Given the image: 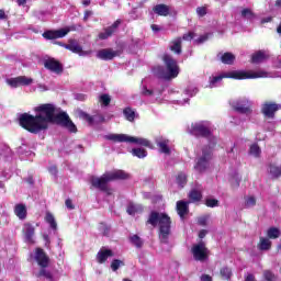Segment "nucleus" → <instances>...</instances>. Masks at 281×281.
I'll return each instance as SVG.
<instances>
[{"label":"nucleus","mask_w":281,"mask_h":281,"mask_svg":"<svg viewBox=\"0 0 281 281\" xmlns=\"http://www.w3.org/2000/svg\"><path fill=\"white\" fill-rule=\"evenodd\" d=\"M132 155L138 157V159H144V157H148V151L144 148H133Z\"/></svg>","instance_id":"35"},{"label":"nucleus","mask_w":281,"mask_h":281,"mask_svg":"<svg viewBox=\"0 0 281 281\" xmlns=\"http://www.w3.org/2000/svg\"><path fill=\"white\" fill-rule=\"evenodd\" d=\"M280 234H281L280 231L276 227H271L267 232L268 238H271V239L280 238Z\"/></svg>","instance_id":"38"},{"label":"nucleus","mask_w":281,"mask_h":281,"mask_svg":"<svg viewBox=\"0 0 281 281\" xmlns=\"http://www.w3.org/2000/svg\"><path fill=\"white\" fill-rule=\"evenodd\" d=\"M155 93H157V92L146 88V86H143V88H142V95L150 98V97L155 95Z\"/></svg>","instance_id":"48"},{"label":"nucleus","mask_w":281,"mask_h":281,"mask_svg":"<svg viewBox=\"0 0 281 281\" xmlns=\"http://www.w3.org/2000/svg\"><path fill=\"white\" fill-rule=\"evenodd\" d=\"M14 214L20 221H25L27 218V206L23 203L16 204L14 206Z\"/></svg>","instance_id":"20"},{"label":"nucleus","mask_w":281,"mask_h":281,"mask_svg":"<svg viewBox=\"0 0 281 281\" xmlns=\"http://www.w3.org/2000/svg\"><path fill=\"white\" fill-rule=\"evenodd\" d=\"M66 207H67L68 210H74V204H72V202H71L70 199L66 200Z\"/></svg>","instance_id":"59"},{"label":"nucleus","mask_w":281,"mask_h":281,"mask_svg":"<svg viewBox=\"0 0 281 281\" xmlns=\"http://www.w3.org/2000/svg\"><path fill=\"white\" fill-rule=\"evenodd\" d=\"M204 236H207V231L206 229L200 231L199 238H203Z\"/></svg>","instance_id":"62"},{"label":"nucleus","mask_w":281,"mask_h":281,"mask_svg":"<svg viewBox=\"0 0 281 281\" xmlns=\"http://www.w3.org/2000/svg\"><path fill=\"white\" fill-rule=\"evenodd\" d=\"M115 56H117V52L111 48H103L97 53V58H100V60H113Z\"/></svg>","instance_id":"17"},{"label":"nucleus","mask_w":281,"mask_h":281,"mask_svg":"<svg viewBox=\"0 0 281 281\" xmlns=\"http://www.w3.org/2000/svg\"><path fill=\"white\" fill-rule=\"evenodd\" d=\"M120 25H122V20H116L111 26L104 29V31L99 34V38L101 41H106V38H111V36H113V34L117 32Z\"/></svg>","instance_id":"11"},{"label":"nucleus","mask_w":281,"mask_h":281,"mask_svg":"<svg viewBox=\"0 0 281 281\" xmlns=\"http://www.w3.org/2000/svg\"><path fill=\"white\" fill-rule=\"evenodd\" d=\"M171 52L175 54H181V37L173 40L170 44Z\"/></svg>","instance_id":"34"},{"label":"nucleus","mask_w":281,"mask_h":281,"mask_svg":"<svg viewBox=\"0 0 281 281\" xmlns=\"http://www.w3.org/2000/svg\"><path fill=\"white\" fill-rule=\"evenodd\" d=\"M220 276L223 278V280H232V268L229 267H223L220 270Z\"/></svg>","instance_id":"36"},{"label":"nucleus","mask_w":281,"mask_h":281,"mask_svg":"<svg viewBox=\"0 0 281 281\" xmlns=\"http://www.w3.org/2000/svg\"><path fill=\"white\" fill-rule=\"evenodd\" d=\"M104 139L114 142V144L125 142L126 144H137L138 146H150V142L148 139L126 134H108L104 136Z\"/></svg>","instance_id":"7"},{"label":"nucleus","mask_w":281,"mask_h":281,"mask_svg":"<svg viewBox=\"0 0 281 281\" xmlns=\"http://www.w3.org/2000/svg\"><path fill=\"white\" fill-rule=\"evenodd\" d=\"M65 47L66 49H69V52H72V54H78L79 56H91V50H82V46L78 43H70L65 45Z\"/></svg>","instance_id":"18"},{"label":"nucleus","mask_w":281,"mask_h":281,"mask_svg":"<svg viewBox=\"0 0 281 281\" xmlns=\"http://www.w3.org/2000/svg\"><path fill=\"white\" fill-rule=\"evenodd\" d=\"M263 280L276 281V274H273V272H271L270 270H265L263 271ZM245 281H256V277L254 274L249 273L245 277Z\"/></svg>","instance_id":"22"},{"label":"nucleus","mask_w":281,"mask_h":281,"mask_svg":"<svg viewBox=\"0 0 281 281\" xmlns=\"http://www.w3.org/2000/svg\"><path fill=\"white\" fill-rule=\"evenodd\" d=\"M258 249H260V251H269V249H271V240H269V238L261 237Z\"/></svg>","instance_id":"33"},{"label":"nucleus","mask_w":281,"mask_h":281,"mask_svg":"<svg viewBox=\"0 0 281 281\" xmlns=\"http://www.w3.org/2000/svg\"><path fill=\"white\" fill-rule=\"evenodd\" d=\"M45 221L49 225L50 229H53V232H56L58 229V223H56V218L52 213H46Z\"/></svg>","instance_id":"28"},{"label":"nucleus","mask_w":281,"mask_h":281,"mask_svg":"<svg viewBox=\"0 0 281 281\" xmlns=\"http://www.w3.org/2000/svg\"><path fill=\"white\" fill-rule=\"evenodd\" d=\"M91 14H93V12L91 11H86L85 15H83V21H89V16H91Z\"/></svg>","instance_id":"60"},{"label":"nucleus","mask_w":281,"mask_h":281,"mask_svg":"<svg viewBox=\"0 0 281 281\" xmlns=\"http://www.w3.org/2000/svg\"><path fill=\"white\" fill-rule=\"evenodd\" d=\"M146 224L151 225V227H159L160 243H164L165 245L168 244L172 226V220L169 214L159 211H151Z\"/></svg>","instance_id":"4"},{"label":"nucleus","mask_w":281,"mask_h":281,"mask_svg":"<svg viewBox=\"0 0 281 281\" xmlns=\"http://www.w3.org/2000/svg\"><path fill=\"white\" fill-rule=\"evenodd\" d=\"M249 154L252 155L254 157H260V147L256 144L251 145Z\"/></svg>","instance_id":"46"},{"label":"nucleus","mask_w":281,"mask_h":281,"mask_svg":"<svg viewBox=\"0 0 281 281\" xmlns=\"http://www.w3.org/2000/svg\"><path fill=\"white\" fill-rule=\"evenodd\" d=\"M35 116L23 113L19 116V124L29 133H41L47 131L49 124H59L65 126L69 120V115L65 112L56 114V105L53 103H44L34 108Z\"/></svg>","instance_id":"1"},{"label":"nucleus","mask_w":281,"mask_h":281,"mask_svg":"<svg viewBox=\"0 0 281 281\" xmlns=\"http://www.w3.org/2000/svg\"><path fill=\"white\" fill-rule=\"evenodd\" d=\"M115 179H128V173H126L124 170H115L106 172L100 178L92 177L90 181L91 186L97 190H101V192H108V194H111L109 191V181H115Z\"/></svg>","instance_id":"5"},{"label":"nucleus","mask_w":281,"mask_h":281,"mask_svg":"<svg viewBox=\"0 0 281 281\" xmlns=\"http://www.w3.org/2000/svg\"><path fill=\"white\" fill-rule=\"evenodd\" d=\"M189 205H190V202H186V201L177 202L176 207H177V213L180 216V218H183V216H186V214H188Z\"/></svg>","instance_id":"23"},{"label":"nucleus","mask_w":281,"mask_h":281,"mask_svg":"<svg viewBox=\"0 0 281 281\" xmlns=\"http://www.w3.org/2000/svg\"><path fill=\"white\" fill-rule=\"evenodd\" d=\"M177 183L180 188H183L188 183V176L183 172L177 176Z\"/></svg>","instance_id":"39"},{"label":"nucleus","mask_w":281,"mask_h":281,"mask_svg":"<svg viewBox=\"0 0 281 281\" xmlns=\"http://www.w3.org/2000/svg\"><path fill=\"white\" fill-rule=\"evenodd\" d=\"M120 267H124V261L114 259L111 263L112 271H117V269H120Z\"/></svg>","instance_id":"45"},{"label":"nucleus","mask_w":281,"mask_h":281,"mask_svg":"<svg viewBox=\"0 0 281 281\" xmlns=\"http://www.w3.org/2000/svg\"><path fill=\"white\" fill-rule=\"evenodd\" d=\"M196 93H199V89H196V87H188L184 90V94L188 98H184L183 101H178V104H181V106H183L184 104H188V102H190V98L196 95Z\"/></svg>","instance_id":"21"},{"label":"nucleus","mask_w":281,"mask_h":281,"mask_svg":"<svg viewBox=\"0 0 281 281\" xmlns=\"http://www.w3.org/2000/svg\"><path fill=\"white\" fill-rule=\"evenodd\" d=\"M48 172H50L53 177H56V175H58V169L56 168V166H52L48 168Z\"/></svg>","instance_id":"57"},{"label":"nucleus","mask_w":281,"mask_h":281,"mask_svg":"<svg viewBox=\"0 0 281 281\" xmlns=\"http://www.w3.org/2000/svg\"><path fill=\"white\" fill-rule=\"evenodd\" d=\"M20 79V87H30L32 82H34V79L25 76H19Z\"/></svg>","instance_id":"40"},{"label":"nucleus","mask_w":281,"mask_h":281,"mask_svg":"<svg viewBox=\"0 0 281 281\" xmlns=\"http://www.w3.org/2000/svg\"><path fill=\"white\" fill-rule=\"evenodd\" d=\"M34 259L36 260L37 265L42 267V270H40L37 273V278H49V272L45 270V268H47L49 265V257H47L42 248L35 249Z\"/></svg>","instance_id":"8"},{"label":"nucleus","mask_w":281,"mask_h":281,"mask_svg":"<svg viewBox=\"0 0 281 281\" xmlns=\"http://www.w3.org/2000/svg\"><path fill=\"white\" fill-rule=\"evenodd\" d=\"M36 232V228L30 223H25L23 225L22 234L24 236V241L27 243V245H34V234Z\"/></svg>","instance_id":"12"},{"label":"nucleus","mask_w":281,"mask_h":281,"mask_svg":"<svg viewBox=\"0 0 281 281\" xmlns=\"http://www.w3.org/2000/svg\"><path fill=\"white\" fill-rule=\"evenodd\" d=\"M162 60L166 68L158 66L154 68V74L162 80H172L179 76V65L170 55H164Z\"/></svg>","instance_id":"6"},{"label":"nucleus","mask_w":281,"mask_h":281,"mask_svg":"<svg viewBox=\"0 0 281 281\" xmlns=\"http://www.w3.org/2000/svg\"><path fill=\"white\" fill-rule=\"evenodd\" d=\"M191 252L193 255L194 260H198L200 262L207 260L209 250L206 249L205 244H203V241L193 245Z\"/></svg>","instance_id":"9"},{"label":"nucleus","mask_w":281,"mask_h":281,"mask_svg":"<svg viewBox=\"0 0 281 281\" xmlns=\"http://www.w3.org/2000/svg\"><path fill=\"white\" fill-rule=\"evenodd\" d=\"M190 135L195 137H205L209 142V147L202 149V155L195 159L194 170L195 172H205L210 168L212 161V149L216 146L218 139L212 134V123L209 121H202L192 123L189 128Z\"/></svg>","instance_id":"2"},{"label":"nucleus","mask_w":281,"mask_h":281,"mask_svg":"<svg viewBox=\"0 0 281 281\" xmlns=\"http://www.w3.org/2000/svg\"><path fill=\"white\" fill-rule=\"evenodd\" d=\"M279 110L280 105L276 103H265L261 108V113H263L265 117L273 120V117H276V112Z\"/></svg>","instance_id":"13"},{"label":"nucleus","mask_w":281,"mask_h":281,"mask_svg":"<svg viewBox=\"0 0 281 281\" xmlns=\"http://www.w3.org/2000/svg\"><path fill=\"white\" fill-rule=\"evenodd\" d=\"M33 16L35 19H38V21H47L49 16H52V13L49 11H34Z\"/></svg>","instance_id":"30"},{"label":"nucleus","mask_w":281,"mask_h":281,"mask_svg":"<svg viewBox=\"0 0 281 281\" xmlns=\"http://www.w3.org/2000/svg\"><path fill=\"white\" fill-rule=\"evenodd\" d=\"M198 224L201 225L202 227H205L207 225V216H201L198 218Z\"/></svg>","instance_id":"54"},{"label":"nucleus","mask_w":281,"mask_h":281,"mask_svg":"<svg viewBox=\"0 0 281 281\" xmlns=\"http://www.w3.org/2000/svg\"><path fill=\"white\" fill-rule=\"evenodd\" d=\"M79 117H81V120H85L86 122H88V124H90V126L94 122L93 116L89 115L87 112H80Z\"/></svg>","instance_id":"43"},{"label":"nucleus","mask_w":281,"mask_h":281,"mask_svg":"<svg viewBox=\"0 0 281 281\" xmlns=\"http://www.w3.org/2000/svg\"><path fill=\"white\" fill-rule=\"evenodd\" d=\"M270 175L274 178L281 177V166H270Z\"/></svg>","instance_id":"44"},{"label":"nucleus","mask_w":281,"mask_h":281,"mask_svg":"<svg viewBox=\"0 0 281 281\" xmlns=\"http://www.w3.org/2000/svg\"><path fill=\"white\" fill-rule=\"evenodd\" d=\"M66 128H68V131L70 133H77L78 128L76 127V124H74V122H71L70 119H68V122H66V124L64 125Z\"/></svg>","instance_id":"47"},{"label":"nucleus","mask_w":281,"mask_h":281,"mask_svg":"<svg viewBox=\"0 0 281 281\" xmlns=\"http://www.w3.org/2000/svg\"><path fill=\"white\" fill-rule=\"evenodd\" d=\"M231 183L234 186V188H238L240 186V177L235 175V177L231 180Z\"/></svg>","instance_id":"53"},{"label":"nucleus","mask_w":281,"mask_h":281,"mask_svg":"<svg viewBox=\"0 0 281 281\" xmlns=\"http://www.w3.org/2000/svg\"><path fill=\"white\" fill-rule=\"evenodd\" d=\"M18 5H25L27 3V0H16Z\"/></svg>","instance_id":"64"},{"label":"nucleus","mask_w":281,"mask_h":281,"mask_svg":"<svg viewBox=\"0 0 281 281\" xmlns=\"http://www.w3.org/2000/svg\"><path fill=\"white\" fill-rule=\"evenodd\" d=\"M156 146L159 148V151L162 153V155H170V140L167 139L164 136L156 137Z\"/></svg>","instance_id":"14"},{"label":"nucleus","mask_w":281,"mask_h":281,"mask_svg":"<svg viewBox=\"0 0 281 281\" xmlns=\"http://www.w3.org/2000/svg\"><path fill=\"white\" fill-rule=\"evenodd\" d=\"M0 19L1 21H5L8 19V14H5L3 9H0Z\"/></svg>","instance_id":"58"},{"label":"nucleus","mask_w":281,"mask_h":281,"mask_svg":"<svg viewBox=\"0 0 281 281\" xmlns=\"http://www.w3.org/2000/svg\"><path fill=\"white\" fill-rule=\"evenodd\" d=\"M43 238H44V240H45V245H46V247H49V235H44L43 236Z\"/></svg>","instance_id":"63"},{"label":"nucleus","mask_w":281,"mask_h":281,"mask_svg":"<svg viewBox=\"0 0 281 281\" xmlns=\"http://www.w3.org/2000/svg\"><path fill=\"white\" fill-rule=\"evenodd\" d=\"M44 67L48 69V71H53V74H60L63 71V65L55 59H47L44 61Z\"/></svg>","instance_id":"16"},{"label":"nucleus","mask_w":281,"mask_h":281,"mask_svg":"<svg viewBox=\"0 0 281 281\" xmlns=\"http://www.w3.org/2000/svg\"><path fill=\"white\" fill-rule=\"evenodd\" d=\"M221 60L224 65H234V61L236 60V56L232 53H224L221 56Z\"/></svg>","instance_id":"32"},{"label":"nucleus","mask_w":281,"mask_h":281,"mask_svg":"<svg viewBox=\"0 0 281 281\" xmlns=\"http://www.w3.org/2000/svg\"><path fill=\"white\" fill-rule=\"evenodd\" d=\"M130 243H132V245H134V247H137V249H140V247L144 246V241L142 240V238L138 235H132L130 237Z\"/></svg>","instance_id":"37"},{"label":"nucleus","mask_w":281,"mask_h":281,"mask_svg":"<svg viewBox=\"0 0 281 281\" xmlns=\"http://www.w3.org/2000/svg\"><path fill=\"white\" fill-rule=\"evenodd\" d=\"M123 115L127 122H135V120L139 117V114H137V112L130 106L123 110Z\"/></svg>","instance_id":"25"},{"label":"nucleus","mask_w":281,"mask_h":281,"mask_svg":"<svg viewBox=\"0 0 281 281\" xmlns=\"http://www.w3.org/2000/svg\"><path fill=\"white\" fill-rule=\"evenodd\" d=\"M142 212H144V207L139 204L130 203L127 205V214H130V216H135L136 214H142Z\"/></svg>","instance_id":"26"},{"label":"nucleus","mask_w":281,"mask_h":281,"mask_svg":"<svg viewBox=\"0 0 281 281\" xmlns=\"http://www.w3.org/2000/svg\"><path fill=\"white\" fill-rule=\"evenodd\" d=\"M196 14L200 18L205 16V14H207V7H198L196 8Z\"/></svg>","instance_id":"51"},{"label":"nucleus","mask_w":281,"mask_h":281,"mask_svg":"<svg viewBox=\"0 0 281 281\" xmlns=\"http://www.w3.org/2000/svg\"><path fill=\"white\" fill-rule=\"evenodd\" d=\"M99 229H100V232H101V234H102L103 236H109L110 228H109V226H106V224L101 223V224L99 225Z\"/></svg>","instance_id":"50"},{"label":"nucleus","mask_w":281,"mask_h":281,"mask_svg":"<svg viewBox=\"0 0 281 281\" xmlns=\"http://www.w3.org/2000/svg\"><path fill=\"white\" fill-rule=\"evenodd\" d=\"M69 34V29H60L55 31H46L43 33V38L46 41H54L56 38H65Z\"/></svg>","instance_id":"10"},{"label":"nucleus","mask_w":281,"mask_h":281,"mask_svg":"<svg viewBox=\"0 0 281 281\" xmlns=\"http://www.w3.org/2000/svg\"><path fill=\"white\" fill-rule=\"evenodd\" d=\"M112 256H113V250L102 248L97 255V260L100 265H103V262H106V260H109V258H112Z\"/></svg>","instance_id":"19"},{"label":"nucleus","mask_w":281,"mask_h":281,"mask_svg":"<svg viewBox=\"0 0 281 281\" xmlns=\"http://www.w3.org/2000/svg\"><path fill=\"white\" fill-rule=\"evenodd\" d=\"M223 78H233L234 80H249L256 78H271V75L267 70H250V71H229L223 72L220 76H212L209 79L210 89H214L221 86Z\"/></svg>","instance_id":"3"},{"label":"nucleus","mask_w":281,"mask_h":281,"mask_svg":"<svg viewBox=\"0 0 281 281\" xmlns=\"http://www.w3.org/2000/svg\"><path fill=\"white\" fill-rule=\"evenodd\" d=\"M240 16L246 21H254L256 19V13H254L251 9L246 8L240 11Z\"/></svg>","instance_id":"29"},{"label":"nucleus","mask_w":281,"mask_h":281,"mask_svg":"<svg viewBox=\"0 0 281 281\" xmlns=\"http://www.w3.org/2000/svg\"><path fill=\"white\" fill-rule=\"evenodd\" d=\"M189 199L191 203H199V201L203 199V195L201 194V191L193 189L189 193Z\"/></svg>","instance_id":"31"},{"label":"nucleus","mask_w":281,"mask_h":281,"mask_svg":"<svg viewBox=\"0 0 281 281\" xmlns=\"http://www.w3.org/2000/svg\"><path fill=\"white\" fill-rule=\"evenodd\" d=\"M155 14L158 16H168L170 14V8L166 4H157L153 9Z\"/></svg>","instance_id":"24"},{"label":"nucleus","mask_w":281,"mask_h":281,"mask_svg":"<svg viewBox=\"0 0 281 281\" xmlns=\"http://www.w3.org/2000/svg\"><path fill=\"white\" fill-rule=\"evenodd\" d=\"M7 85H9V87H12L13 89H16L18 87H21V81L19 77L9 78L7 79Z\"/></svg>","instance_id":"41"},{"label":"nucleus","mask_w":281,"mask_h":281,"mask_svg":"<svg viewBox=\"0 0 281 281\" xmlns=\"http://www.w3.org/2000/svg\"><path fill=\"white\" fill-rule=\"evenodd\" d=\"M256 205V198L249 196L246 199V207H254Z\"/></svg>","instance_id":"52"},{"label":"nucleus","mask_w":281,"mask_h":281,"mask_svg":"<svg viewBox=\"0 0 281 281\" xmlns=\"http://www.w3.org/2000/svg\"><path fill=\"white\" fill-rule=\"evenodd\" d=\"M201 281H212V277H210L209 274H203L201 277Z\"/></svg>","instance_id":"61"},{"label":"nucleus","mask_w":281,"mask_h":281,"mask_svg":"<svg viewBox=\"0 0 281 281\" xmlns=\"http://www.w3.org/2000/svg\"><path fill=\"white\" fill-rule=\"evenodd\" d=\"M265 60H267V54H265V52L262 50L255 53L251 57V61L255 65H259V63H265Z\"/></svg>","instance_id":"27"},{"label":"nucleus","mask_w":281,"mask_h":281,"mask_svg":"<svg viewBox=\"0 0 281 281\" xmlns=\"http://www.w3.org/2000/svg\"><path fill=\"white\" fill-rule=\"evenodd\" d=\"M233 106L237 111V113H240L241 115H251V108L249 106V101H238Z\"/></svg>","instance_id":"15"},{"label":"nucleus","mask_w":281,"mask_h":281,"mask_svg":"<svg viewBox=\"0 0 281 281\" xmlns=\"http://www.w3.org/2000/svg\"><path fill=\"white\" fill-rule=\"evenodd\" d=\"M192 38H194V33L192 32H189L182 36L183 41H192Z\"/></svg>","instance_id":"56"},{"label":"nucleus","mask_w":281,"mask_h":281,"mask_svg":"<svg viewBox=\"0 0 281 281\" xmlns=\"http://www.w3.org/2000/svg\"><path fill=\"white\" fill-rule=\"evenodd\" d=\"M99 102L103 105V106H109L111 104V95L109 94H101L99 97Z\"/></svg>","instance_id":"42"},{"label":"nucleus","mask_w":281,"mask_h":281,"mask_svg":"<svg viewBox=\"0 0 281 281\" xmlns=\"http://www.w3.org/2000/svg\"><path fill=\"white\" fill-rule=\"evenodd\" d=\"M209 36L207 34L201 35L198 40L194 41L196 45H201V43H205L207 41Z\"/></svg>","instance_id":"55"},{"label":"nucleus","mask_w":281,"mask_h":281,"mask_svg":"<svg viewBox=\"0 0 281 281\" xmlns=\"http://www.w3.org/2000/svg\"><path fill=\"white\" fill-rule=\"evenodd\" d=\"M205 205L207 207H218V200H216V199H206Z\"/></svg>","instance_id":"49"}]
</instances>
